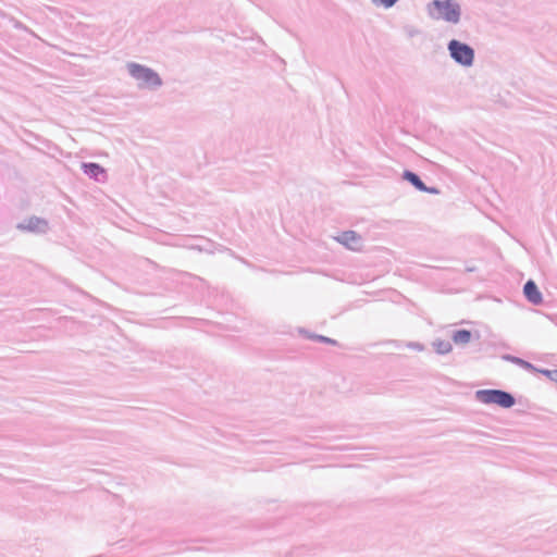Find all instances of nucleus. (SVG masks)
<instances>
[{"label": "nucleus", "mask_w": 557, "mask_h": 557, "mask_svg": "<svg viewBox=\"0 0 557 557\" xmlns=\"http://www.w3.org/2000/svg\"><path fill=\"white\" fill-rule=\"evenodd\" d=\"M502 359L505 360V361H508V362H511L529 372H532V373H535V371H539V368L535 367L533 363H531L530 361H527L520 357H517V356H513V355H510V354H505L502 356Z\"/></svg>", "instance_id": "10"}, {"label": "nucleus", "mask_w": 557, "mask_h": 557, "mask_svg": "<svg viewBox=\"0 0 557 557\" xmlns=\"http://www.w3.org/2000/svg\"><path fill=\"white\" fill-rule=\"evenodd\" d=\"M372 3L376 7H383L384 9L393 8L398 0H371Z\"/></svg>", "instance_id": "15"}, {"label": "nucleus", "mask_w": 557, "mask_h": 557, "mask_svg": "<svg viewBox=\"0 0 557 557\" xmlns=\"http://www.w3.org/2000/svg\"><path fill=\"white\" fill-rule=\"evenodd\" d=\"M523 295L525 299L534 306L543 304V295L536 283L531 278L523 285Z\"/></svg>", "instance_id": "8"}, {"label": "nucleus", "mask_w": 557, "mask_h": 557, "mask_svg": "<svg viewBox=\"0 0 557 557\" xmlns=\"http://www.w3.org/2000/svg\"><path fill=\"white\" fill-rule=\"evenodd\" d=\"M16 228L21 232H27L33 234H46L50 230L49 221L45 218L32 215L20 222Z\"/></svg>", "instance_id": "5"}, {"label": "nucleus", "mask_w": 557, "mask_h": 557, "mask_svg": "<svg viewBox=\"0 0 557 557\" xmlns=\"http://www.w3.org/2000/svg\"><path fill=\"white\" fill-rule=\"evenodd\" d=\"M432 346L438 355H447L453 350V345L450 342L440 338L433 341Z\"/></svg>", "instance_id": "12"}, {"label": "nucleus", "mask_w": 557, "mask_h": 557, "mask_svg": "<svg viewBox=\"0 0 557 557\" xmlns=\"http://www.w3.org/2000/svg\"><path fill=\"white\" fill-rule=\"evenodd\" d=\"M466 271L473 272V271H475V267H468V268H466Z\"/></svg>", "instance_id": "18"}, {"label": "nucleus", "mask_w": 557, "mask_h": 557, "mask_svg": "<svg viewBox=\"0 0 557 557\" xmlns=\"http://www.w3.org/2000/svg\"><path fill=\"white\" fill-rule=\"evenodd\" d=\"M300 333L304 334L307 338L313 339L315 342H320V343H324V344H329V345H334V346L338 344L337 341H335V339H333L331 337H327V336H324V335L309 333L306 330H300Z\"/></svg>", "instance_id": "13"}, {"label": "nucleus", "mask_w": 557, "mask_h": 557, "mask_svg": "<svg viewBox=\"0 0 557 557\" xmlns=\"http://www.w3.org/2000/svg\"><path fill=\"white\" fill-rule=\"evenodd\" d=\"M429 13L435 20H443L458 24L461 17V8L456 0H433L429 3Z\"/></svg>", "instance_id": "2"}, {"label": "nucleus", "mask_w": 557, "mask_h": 557, "mask_svg": "<svg viewBox=\"0 0 557 557\" xmlns=\"http://www.w3.org/2000/svg\"><path fill=\"white\" fill-rule=\"evenodd\" d=\"M535 373H541L545 375L548 380L557 384V369L549 370V369H541L539 368V371H535Z\"/></svg>", "instance_id": "14"}, {"label": "nucleus", "mask_w": 557, "mask_h": 557, "mask_svg": "<svg viewBox=\"0 0 557 557\" xmlns=\"http://www.w3.org/2000/svg\"><path fill=\"white\" fill-rule=\"evenodd\" d=\"M14 28H16V29H22V30H25V32H29V33H30V30L27 28V26H25V25H24L22 22H20V21H15V23H14Z\"/></svg>", "instance_id": "17"}, {"label": "nucleus", "mask_w": 557, "mask_h": 557, "mask_svg": "<svg viewBox=\"0 0 557 557\" xmlns=\"http://www.w3.org/2000/svg\"><path fill=\"white\" fill-rule=\"evenodd\" d=\"M128 74L138 82L139 89L157 90L163 85L161 76L153 69L146 65L128 62Z\"/></svg>", "instance_id": "1"}, {"label": "nucleus", "mask_w": 557, "mask_h": 557, "mask_svg": "<svg viewBox=\"0 0 557 557\" xmlns=\"http://www.w3.org/2000/svg\"><path fill=\"white\" fill-rule=\"evenodd\" d=\"M471 339H472V332L470 330L459 329V330H455L451 333V341L456 345H467L471 342Z\"/></svg>", "instance_id": "11"}, {"label": "nucleus", "mask_w": 557, "mask_h": 557, "mask_svg": "<svg viewBox=\"0 0 557 557\" xmlns=\"http://www.w3.org/2000/svg\"><path fill=\"white\" fill-rule=\"evenodd\" d=\"M82 170L84 174H86L89 178H92L97 182H104L107 178L106 169L96 162H83Z\"/></svg>", "instance_id": "9"}, {"label": "nucleus", "mask_w": 557, "mask_h": 557, "mask_svg": "<svg viewBox=\"0 0 557 557\" xmlns=\"http://www.w3.org/2000/svg\"><path fill=\"white\" fill-rule=\"evenodd\" d=\"M336 239L350 250H360L362 246V237L355 231H344Z\"/></svg>", "instance_id": "7"}, {"label": "nucleus", "mask_w": 557, "mask_h": 557, "mask_svg": "<svg viewBox=\"0 0 557 557\" xmlns=\"http://www.w3.org/2000/svg\"><path fill=\"white\" fill-rule=\"evenodd\" d=\"M401 177L419 191L432 195H438L441 193V190L435 186H426L420 175L411 170H405Z\"/></svg>", "instance_id": "6"}, {"label": "nucleus", "mask_w": 557, "mask_h": 557, "mask_svg": "<svg viewBox=\"0 0 557 557\" xmlns=\"http://www.w3.org/2000/svg\"><path fill=\"white\" fill-rule=\"evenodd\" d=\"M474 397L481 404L496 405L504 409L516 405V398L511 393L498 388L478 389Z\"/></svg>", "instance_id": "3"}, {"label": "nucleus", "mask_w": 557, "mask_h": 557, "mask_svg": "<svg viewBox=\"0 0 557 557\" xmlns=\"http://www.w3.org/2000/svg\"><path fill=\"white\" fill-rule=\"evenodd\" d=\"M408 347L412 348V349H416L418 351H422L424 350V346L421 344V343H418V342H411L408 344Z\"/></svg>", "instance_id": "16"}, {"label": "nucleus", "mask_w": 557, "mask_h": 557, "mask_svg": "<svg viewBox=\"0 0 557 557\" xmlns=\"http://www.w3.org/2000/svg\"><path fill=\"white\" fill-rule=\"evenodd\" d=\"M447 50L449 57L459 65L463 67H470L474 63L475 51L467 42L458 39H451L447 44Z\"/></svg>", "instance_id": "4"}]
</instances>
